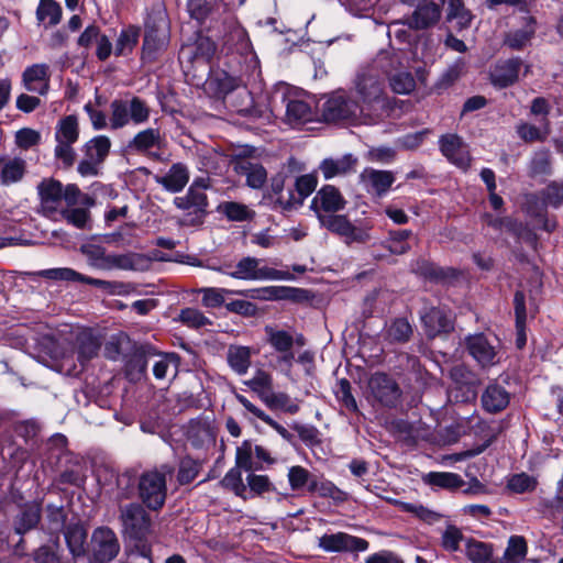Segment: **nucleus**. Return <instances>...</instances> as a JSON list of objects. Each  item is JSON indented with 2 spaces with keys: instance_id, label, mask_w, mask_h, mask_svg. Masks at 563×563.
I'll list each match as a JSON object with an SVG mask.
<instances>
[{
  "instance_id": "44",
  "label": "nucleus",
  "mask_w": 563,
  "mask_h": 563,
  "mask_svg": "<svg viewBox=\"0 0 563 563\" xmlns=\"http://www.w3.org/2000/svg\"><path fill=\"white\" fill-rule=\"evenodd\" d=\"M537 477L525 472L512 474L507 479V489L514 494L531 493L537 488Z\"/></svg>"
},
{
  "instance_id": "30",
  "label": "nucleus",
  "mask_w": 563,
  "mask_h": 563,
  "mask_svg": "<svg viewBox=\"0 0 563 563\" xmlns=\"http://www.w3.org/2000/svg\"><path fill=\"white\" fill-rule=\"evenodd\" d=\"M357 158L352 154H345L339 158H325L319 169L325 179L344 176L355 170Z\"/></svg>"
},
{
  "instance_id": "42",
  "label": "nucleus",
  "mask_w": 563,
  "mask_h": 563,
  "mask_svg": "<svg viewBox=\"0 0 563 563\" xmlns=\"http://www.w3.org/2000/svg\"><path fill=\"white\" fill-rule=\"evenodd\" d=\"M465 553L473 563H493L492 547L482 541L467 539L465 541Z\"/></svg>"
},
{
  "instance_id": "39",
  "label": "nucleus",
  "mask_w": 563,
  "mask_h": 563,
  "mask_svg": "<svg viewBox=\"0 0 563 563\" xmlns=\"http://www.w3.org/2000/svg\"><path fill=\"white\" fill-rule=\"evenodd\" d=\"M140 27L129 25L121 30L114 45V54L117 56H125L130 54L136 46L140 37Z\"/></svg>"
},
{
  "instance_id": "31",
  "label": "nucleus",
  "mask_w": 563,
  "mask_h": 563,
  "mask_svg": "<svg viewBox=\"0 0 563 563\" xmlns=\"http://www.w3.org/2000/svg\"><path fill=\"white\" fill-rule=\"evenodd\" d=\"M76 344L77 360L82 366L98 355L101 346L99 339L89 330H82L77 334Z\"/></svg>"
},
{
  "instance_id": "29",
  "label": "nucleus",
  "mask_w": 563,
  "mask_h": 563,
  "mask_svg": "<svg viewBox=\"0 0 563 563\" xmlns=\"http://www.w3.org/2000/svg\"><path fill=\"white\" fill-rule=\"evenodd\" d=\"M441 16V8L435 2L429 1L417 5L408 25L415 30H422L435 24Z\"/></svg>"
},
{
  "instance_id": "2",
  "label": "nucleus",
  "mask_w": 563,
  "mask_h": 563,
  "mask_svg": "<svg viewBox=\"0 0 563 563\" xmlns=\"http://www.w3.org/2000/svg\"><path fill=\"white\" fill-rule=\"evenodd\" d=\"M387 53L379 54L372 65L363 69L356 78V92L365 104L384 102L385 75Z\"/></svg>"
},
{
  "instance_id": "36",
  "label": "nucleus",
  "mask_w": 563,
  "mask_h": 563,
  "mask_svg": "<svg viewBox=\"0 0 563 563\" xmlns=\"http://www.w3.org/2000/svg\"><path fill=\"white\" fill-rule=\"evenodd\" d=\"M236 170L240 175L246 177V184L254 189L262 188L266 183L267 173L260 164L242 159L236 164Z\"/></svg>"
},
{
  "instance_id": "26",
  "label": "nucleus",
  "mask_w": 563,
  "mask_h": 563,
  "mask_svg": "<svg viewBox=\"0 0 563 563\" xmlns=\"http://www.w3.org/2000/svg\"><path fill=\"white\" fill-rule=\"evenodd\" d=\"M521 29L509 31L505 35L504 44L511 49L521 51L527 47L533 38L537 30V20L532 15L522 18Z\"/></svg>"
},
{
  "instance_id": "60",
  "label": "nucleus",
  "mask_w": 563,
  "mask_h": 563,
  "mask_svg": "<svg viewBox=\"0 0 563 563\" xmlns=\"http://www.w3.org/2000/svg\"><path fill=\"white\" fill-rule=\"evenodd\" d=\"M309 492L318 493L321 497H329L334 500L341 501V500L345 499V493L342 492L340 488H338L333 483H331L329 481L319 483L316 479V482H311Z\"/></svg>"
},
{
  "instance_id": "61",
  "label": "nucleus",
  "mask_w": 563,
  "mask_h": 563,
  "mask_svg": "<svg viewBox=\"0 0 563 563\" xmlns=\"http://www.w3.org/2000/svg\"><path fill=\"white\" fill-rule=\"evenodd\" d=\"M200 471V464L191 457L180 461L177 479L181 485L191 483Z\"/></svg>"
},
{
  "instance_id": "63",
  "label": "nucleus",
  "mask_w": 563,
  "mask_h": 563,
  "mask_svg": "<svg viewBox=\"0 0 563 563\" xmlns=\"http://www.w3.org/2000/svg\"><path fill=\"white\" fill-rule=\"evenodd\" d=\"M223 212L233 221H244L251 219L254 214L246 206L238 202H227L223 206Z\"/></svg>"
},
{
  "instance_id": "24",
  "label": "nucleus",
  "mask_w": 563,
  "mask_h": 563,
  "mask_svg": "<svg viewBox=\"0 0 563 563\" xmlns=\"http://www.w3.org/2000/svg\"><path fill=\"white\" fill-rule=\"evenodd\" d=\"M187 439L195 448H205L214 443L216 433L209 418L199 417L190 420L187 428Z\"/></svg>"
},
{
  "instance_id": "17",
  "label": "nucleus",
  "mask_w": 563,
  "mask_h": 563,
  "mask_svg": "<svg viewBox=\"0 0 563 563\" xmlns=\"http://www.w3.org/2000/svg\"><path fill=\"white\" fill-rule=\"evenodd\" d=\"M368 388L373 398L386 407L395 406L400 397L397 383L384 373L374 374L368 382Z\"/></svg>"
},
{
  "instance_id": "18",
  "label": "nucleus",
  "mask_w": 563,
  "mask_h": 563,
  "mask_svg": "<svg viewBox=\"0 0 563 563\" xmlns=\"http://www.w3.org/2000/svg\"><path fill=\"white\" fill-rule=\"evenodd\" d=\"M95 556L99 562H109L117 556L120 544L115 533L109 528H98L92 534Z\"/></svg>"
},
{
  "instance_id": "15",
  "label": "nucleus",
  "mask_w": 563,
  "mask_h": 563,
  "mask_svg": "<svg viewBox=\"0 0 563 563\" xmlns=\"http://www.w3.org/2000/svg\"><path fill=\"white\" fill-rule=\"evenodd\" d=\"M360 112V104L343 92L332 95L323 104V118L327 121L356 118Z\"/></svg>"
},
{
  "instance_id": "13",
  "label": "nucleus",
  "mask_w": 563,
  "mask_h": 563,
  "mask_svg": "<svg viewBox=\"0 0 563 563\" xmlns=\"http://www.w3.org/2000/svg\"><path fill=\"white\" fill-rule=\"evenodd\" d=\"M165 146V139L158 129L148 128L137 132L129 142L128 148L132 152L159 159Z\"/></svg>"
},
{
  "instance_id": "47",
  "label": "nucleus",
  "mask_w": 563,
  "mask_h": 563,
  "mask_svg": "<svg viewBox=\"0 0 563 563\" xmlns=\"http://www.w3.org/2000/svg\"><path fill=\"white\" fill-rule=\"evenodd\" d=\"M264 404L271 409H280L287 413L295 415L299 411V405L296 400L291 399L286 393L273 391Z\"/></svg>"
},
{
  "instance_id": "41",
  "label": "nucleus",
  "mask_w": 563,
  "mask_h": 563,
  "mask_svg": "<svg viewBox=\"0 0 563 563\" xmlns=\"http://www.w3.org/2000/svg\"><path fill=\"white\" fill-rule=\"evenodd\" d=\"M423 481L430 486L446 489H456L464 484L460 475L449 472H430L423 476Z\"/></svg>"
},
{
  "instance_id": "46",
  "label": "nucleus",
  "mask_w": 563,
  "mask_h": 563,
  "mask_svg": "<svg viewBox=\"0 0 563 563\" xmlns=\"http://www.w3.org/2000/svg\"><path fill=\"white\" fill-rule=\"evenodd\" d=\"M527 542L523 537H510L503 556V563H518L527 555Z\"/></svg>"
},
{
  "instance_id": "48",
  "label": "nucleus",
  "mask_w": 563,
  "mask_h": 563,
  "mask_svg": "<svg viewBox=\"0 0 563 563\" xmlns=\"http://www.w3.org/2000/svg\"><path fill=\"white\" fill-rule=\"evenodd\" d=\"M412 235L410 230L391 231L389 239L386 241V247L390 253L401 255L410 250L408 239Z\"/></svg>"
},
{
  "instance_id": "35",
  "label": "nucleus",
  "mask_w": 563,
  "mask_h": 563,
  "mask_svg": "<svg viewBox=\"0 0 563 563\" xmlns=\"http://www.w3.org/2000/svg\"><path fill=\"white\" fill-rule=\"evenodd\" d=\"M235 398L247 411L274 429L284 440L288 442L292 441V434L285 427L271 418L265 411L253 405L246 397L241 394H235Z\"/></svg>"
},
{
  "instance_id": "19",
  "label": "nucleus",
  "mask_w": 563,
  "mask_h": 563,
  "mask_svg": "<svg viewBox=\"0 0 563 563\" xmlns=\"http://www.w3.org/2000/svg\"><path fill=\"white\" fill-rule=\"evenodd\" d=\"M168 33L167 23L163 18L148 20L145 23V35L143 42L144 54L151 55L167 46Z\"/></svg>"
},
{
  "instance_id": "25",
  "label": "nucleus",
  "mask_w": 563,
  "mask_h": 563,
  "mask_svg": "<svg viewBox=\"0 0 563 563\" xmlns=\"http://www.w3.org/2000/svg\"><path fill=\"white\" fill-rule=\"evenodd\" d=\"M421 320L429 336L433 338L440 333L453 329V320L450 313L442 308L432 307L421 314Z\"/></svg>"
},
{
  "instance_id": "12",
  "label": "nucleus",
  "mask_w": 563,
  "mask_h": 563,
  "mask_svg": "<svg viewBox=\"0 0 563 563\" xmlns=\"http://www.w3.org/2000/svg\"><path fill=\"white\" fill-rule=\"evenodd\" d=\"M320 224L341 236L346 244L365 243L369 240V229L354 225L345 216L333 214L324 218Z\"/></svg>"
},
{
  "instance_id": "8",
  "label": "nucleus",
  "mask_w": 563,
  "mask_h": 563,
  "mask_svg": "<svg viewBox=\"0 0 563 563\" xmlns=\"http://www.w3.org/2000/svg\"><path fill=\"white\" fill-rule=\"evenodd\" d=\"M79 137V123L74 114L62 118L55 128L56 146L54 150L55 157L63 162L67 167L75 162V151L73 145Z\"/></svg>"
},
{
  "instance_id": "14",
  "label": "nucleus",
  "mask_w": 563,
  "mask_h": 563,
  "mask_svg": "<svg viewBox=\"0 0 563 563\" xmlns=\"http://www.w3.org/2000/svg\"><path fill=\"white\" fill-rule=\"evenodd\" d=\"M318 545L325 552H364L368 549L369 543L363 538L336 532L320 537Z\"/></svg>"
},
{
  "instance_id": "16",
  "label": "nucleus",
  "mask_w": 563,
  "mask_h": 563,
  "mask_svg": "<svg viewBox=\"0 0 563 563\" xmlns=\"http://www.w3.org/2000/svg\"><path fill=\"white\" fill-rule=\"evenodd\" d=\"M358 178L365 191L376 198L386 196L396 179L390 170H379L371 167L364 168Z\"/></svg>"
},
{
  "instance_id": "58",
  "label": "nucleus",
  "mask_w": 563,
  "mask_h": 563,
  "mask_svg": "<svg viewBox=\"0 0 563 563\" xmlns=\"http://www.w3.org/2000/svg\"><path fill=\"white\" fill-rule=\"evenodd\" d=\"M462 541H464V536L456 526L449 525L442 532L441 545L448 552L459 551Z\"/></svg>"
},
{
  "instance_id": "40",
  "label": "nucleus",
  "mask_w": 563,
  "mask_h": 563,
  "mask_svg": "<svg viewBox=\"0 0 563 563\" xmlns=\"http://www.w3.org/2000/svg\"><path fill=\"white\" fill-rule=\"evenodd\" d=\"M244 384L254 393L257 394L260 399L264 402L265 399L274 391L273 390V377L269 373L257 369L253 377L245 380Z\"/></svg>"
},
{
  "instance_id": "9",
  "label": "nucleus",
  "mask_w": 563,
  "mask_h": 563,
  "mask_svg": "<svg viewBox=\"0 0 563 563\" xmlns=\"http://www.w3.org/2000/svg\"><path fill=\"white\" fill-rule=\"evenodd\" d=\"M466 349L482 367H492L500 361V342L497 338L489 339L483 333L468 335Z\"/></svg>"
},
{
  "instance_id": "11",
  "label": "nucleus",
  "mask_w": 563,
  "mask_h": 563,
  "mask_svg": "<svg viewBox=\"0 0 563 563\" xmlns=\"http://www.w3.org/2000/svg\"><path fill=\"white\" fill-rule=\"evenodd\" d=\"M346 200L338 188L331 185L323 186L311 201V209L314 211L319 222L342 211Z\"/></svg>"
},
{
  "instance_id": "4",
  "label": "nucleus",
  "mask_w": 563,
  "mask_h": 563,
  "mask_svg": "<svg viewBox=\"0 0 563 563\" xmlns=\"http://www.w3.org/2000/svg\"><path fill=\"white\" fill-rule=\"evenodd\" d=\"M229 267V265H223L217 271L243 280H290L294 278L289 272L261 266V260L252 256L240 260L233 271H230Z\"/></svg>"
},
{
  "instance_id": "43",
  "label": "nucleus",
  "mask_w": 563,
  "mask_h": 563,
  "mask_svg": "<svg viewBox=\"0 0 563 563\" xmlns=\"http://www.w3.org/2000/svg\"><path fill=\"white\" fill-rule=\"evenodd\" d=\"M110 147V139L106 135H98L86 143L85 154L87 157L101 164L107 158Z\"/></svg>"
},
{
  "instance_id": "54",
  "label": "nucleus",
  "mask_w": 563,
  "mask_h": 563,
  "mask_svg": "<svg viewBox=\"0 0 563 563\" xmlns=\"http://www.w3.org/2000/svg\"><path fill=\"white\" fill-rule=\"evenodd\" d=\"M178 321L192 329H200L211 324L210 319L196 308L181 309L178 314Z\"/></svg>"
},
{
  "instance_id": "3",
  "label": "nucleus",
  "mask_w": 563,
  "mask_h": 563,
  "mask_svg": "<svg viewBox=\"0 0 563 563\" xmlns=\"http://www.w3.org/2000/svg\"><path fill=\"white\" fill-rule=\"evenodd\" d=\"M151 109L140 97L114 99L110 103L109 126L112 130L122 129L130 123L141 125L148 121Z\"/></svg>"
},
{
  "instance_id": "37",
  "label": "nucleus",
  "mask_w": 563,
  "mask_h": 563,
  "mask_svg": "<svg viewBox=\"0 0 563 563\" xmlns=\"http://www.w3.org/2000/svg\"><path fill=\"white\" fill-rule=\"evenodd\" d=\"M25 173V162L21 158H0V180L10 185L22 179Z\"/></svg>"
},
{
  "instance_id": "5",
  "label": "nucleus",
  "mask_w": 563,
  "mask_h": 563,
  "mask_svg": "<svg viewBox=\"0 0 563 563\" xmlns=\"http://www.w3.org/2000/svg\"><path fill=\"white\" fill-rule=\"evenodd\" d=\"M46 279L78 282L98 287L109 295H126L131 291L132 285L122 282H109L103 279L86 276L68 267L48 268L36 273Z\"/></svg>"
},
{
  "instance_id": "53",
  "label": "nucleus",
  "mask_w": 563,
  "mask_h": 563,
  "mask_svg": "<svg viewBox=\"0 0 563 563\" xmlns=\"http://www.w3.org/2000/svg\"><path fill=\"white\" fill-rule=\"evenodd\" d=\"M177 367L178 357L176 354L158 355V358L153 363V374L156 379H165L170 369H173L174 375H176Z\"/></svg>"
},
{
  "instance_id": "1",
  "label": "nucleus",
  "mask_w": 563,
  "mask_h": 563,
  "mask_svg": "<svg viewBox=\"0 0 563 563\" xmlns=\"http://www.w3.org/2000/svg\"><path fill=\"white\" fill-rule=\"evenodd\" d=\"M37 194L40 197L38 212L46 218L57 220L63 211V201L67 207L82 203L86 206L93 205V199L88 195L81 194L80 189L68 184L63 187L62 183L54 178H45L37 185Z\"/></svg>"
},
{
  "instance_id": "38",
  "label": "nucleus",
  "mask_w": 563,
  "mask_h": 563,
  "mask_svg": "<svg viewBox=\"0 0 563 563\" xmlns=\"http://www.w3.org/2000/svg\"><path fill=\"white\" fill-rule=\"evenodd\" d=\"M412 334V328L407 319L397 318L386 325L384 340L389 343H405Z\"/></svg>"
},
{
  "instance_id": "28",
  "label": "nucleus",
  "mask_w": 563,
  "mask_h": 563,
  "mask_svg": "<svg viewBox=\"0 0 563 563\" xmlns=\"http://www.w3.org/2000/svg\"><path fill=\"white\" fill-rule=\"evenodd\" d=\"M316 112L312 106L302 99L289 98L286 102L285 119L291 126H300L313 121Z\"/></svg>"
},
{
  "instance_id": "52",
  "label": "nucleus",
  "mask_w": 563,
  "mask_h": 563,
  "mask_svg": "<svg viewBox=\"0 0 563 563\" xmlns=\"http://www.w3.org/2000/svg\"><path fill=\"white\" fill-rule=\"evenodd\" d=\"M287 477L292 490H299L303 487L309 489L311 482H316V477H313L308 470L300 465L291 466L288 470Z\"/></svg>"
},
{
  "instance_id": "33",
  "label": "nucleus",
  "mask_w": 563,
  "mask_h": 563,
  "mask_svg": "<svg viewBox=\"0 0 563 563\" xmlns=\"http://www.w3.org/2000/svg\"><path fill=\"white\" fill-rule=\"evenodd\" d=\"M386 67L388 69V74L385 77H388L389 86L395 93L398 95H409L416 88V79L410 71L402 70L391 74L393 60L387 57Z\"/></svg>"
},
{
  "instance_id": "21",
  "label": "nucleus",
  "mask_w": 563,
  "mask_h": 563,
  "mask_svg": "<svg viewBox=\"0 0 563 563\" xmlns=\"http://www.w3.org/2000/svg\"><path fill=\"white\" fill-rule=\"evenodd\" d=\"M442 154L453 164L461 168L470 166L471 157L466 144L455 134H448L440 139Z\"/></svg>"
},
{
  "instance_id": "64",
  "label": "nucleus",
  "mask_w": 563,
  "mask_h": 563,
  "mask_svg": "<svg viewBox=\"0 0 563 563\" xmlns=\"http://www.w3.org/2000/svg\"><path fill=\"white\" fill-rule=\"evenodd\" d=\"M189 15L202 23L211 12V5L208 0H189L187 3Z\"/></svg>"
},
{
  "instance_id": "56",
  "label": "nucleus",
  "mask_w": 563,
  "mask_h": 563,
  "mask_svg": "<svg viewBox=\"0 0 563 563\" xmlns=\"http://www.w3.org/2000/svg\"><path fill=\"white\" fill-rule=\"evenodd\" d=\"M59 218L65 219L68 223L78 229L87 228L90 221V213L86 208L67 207L59 213Z\"/></svg>"
},
{
  "instance_id": "49",
  "label": "nucleus",
  "mask_w": 563,
  "mask_h": 563,
  "mask_svg": "<svg viewBox=\"0 0 563 563\" xmlns=\"http://www.w3.org/2000/svg\"><path fill=\"white\" fill-rule=\"evenodd\" d=\"M448 19L455 21L459 29H465L472 21L471 12L464 7L462 0H449Z\"/></svg>"
},
{
  "instance_id": "62",
  "label": "nucleus",
  "mask_w": 563,
  "mask_h": 563,
  "mask_svg": "<svg viewBox=\"0 0 563 563\" xmlns=\"http://www.w3.org/2000/svg\"><path fill=\"white\" fill-rule=\"evenodd\" d=\"M551 169V154L547 150L534 153L530 162V173L532 175L549 174Z\"/></svg>"
},
{
  "instance_id": "55",
  "label": "nucleus",
  "mask_w": 563,
  "mask_h": 563,
  "mask_svg": "<svg viewBox=\"0 0 563 563\" xmlns=\"http://www.w3.org/2000/svg\"><path fill=\"white\" fill-rule=\"evenodd\" d=\"M269 344L277 352H288L294 345V338L290 333L284 330H275L273 328H266Z\"/></svg>"
},
{
  "instance_id": "23",
  "label": "nucleus",
  "mask_w": 563,
  "mask_h": 563,
  "mask_svg": "<svg viewBox=\"0 0 563 563\" xmlns=\"http://www.w3.org/2000/svg\"><path fill=\"white\" fill-rule=\"evenodd\" d=\"M522 60L519 57L500 60L490 70L492 84L505 88L517 81Z\"/></svg>"
},
{
  "instance_id": "27",
  "label": "nucleus",
  "mask_w": 563,
  "mask_h": 563,
  "mask_svg": "<svg viewBox=\"0 0 563 563\" xmlns=\"http://www.w3.org/2000/svg\"><path fill=\"white\" fill-rule=\"evenodd\" d=\"M154 180L169 192H179L189 180V169L183 163H175L164 175H155Z\"/></svg>"
},
{
  "instance_id": "59",
  "label": "nucleus",
  "mask_w": 563,
  "mask_h": 563,
  "mask_svg": "<svg viewBox=\"0 0 563 563\" xmlns=\"http://www.w3.org/2000/svg\"><path fill=\"white\" fill-rule=\"evenodd\" d=\"M517 133L526 142L544 141L549 134V128L548 123H545L543 128L521 123L517 126Z\"/></svg>"
},
{
  "instance_id": "34",
  "label": "nucleus",
  "mask_w": 563,
  "mask_h": 563,
  "mask_svg": "<svg viewBox=\"0 0 563 563\" xmlns=\"http://www.w3.org/2000/svg\"><path fill=\"white\" fill-rule=\"evenodd\" d=\"M508 391L499 385H489L482 395V404L486 411L498 412L509 404Z\"/></svg>"
},
{
  "instance_id": "57",
  "label": "nucleus",
  "mask_w": 563,
  "mask_h": 563,
  "mask_svg": "<svg viewBox=\"0 0 563 563\" xmlns=\"http://www.w3.org/2000/svg\"><path fill=\"white\" fill-rule=\"evenodd\" d=\"M86 537V532L79 526H71L67 528L65 539L74 555H80L84 552Z\"/></svg>"
},
{
  "instance_id": "51",
  "label": "nucleus",
  "mask_w": 563,
  "mask_h": 563,
  "mask_svg": "<svg viewBox=\"0 0 563 563\" xmlns=\"http://www.w3.org/2000/svg\"><path fill=\"white\" fill-rule=\"evenodd\" d=\"M221 484L225 488L231 489L236 496L244 499L247 498V486L243 483L242 471L239 468L232 467L229 470L222 478Z\"/></svg>"
},
{
  "instance_id": "50",
  "label": "nucleus",
  "mask_w": 563,
  "mask_h": 563,
  "mask_svg": "<svg viewBox=\"0 0 563 563\" xmlns=\"http://www.w3.org/2000/svg\"><path fill=\"white\" fill-rule=\"evenodd\" d=\"M202 294L201 302L207 308H217L224 303L225 295L228 294H243L225 288L206 287L198 290Z\"/></svg>"
},
{
  "instance_id": "45",
  "label": "nucleus",
  "mask_w": 563,
  "mask_h": 563,
  "mask_svg": "<svg viewBox=\"0 0 563 563\" xmlns=\"http://www.w3.org/2000/svg\"><path fill=\"white\" fill-rule=\"evenodd\" d=\"M38 21L53 26L59 23L62 18V8L54 0H41L36 11Z\"/></svg>"
},
{
  "instance_id": "6",
  "label": "nucleus",
  "mask_w": 563,
  "mask_h": 563,
  "mask_svg": "<svg viewBox=\"0 0 563 563\" xmlns=\"http://www.w3.org/2000/svg\"><path fill=\"white\" fill-rule=\"evenodd\" d=\"M173 468L163 465L159 470L145 472L139 481L140 497L143 503L153 510L162 508L166 499V475H170Z\"/></svg>"
},
{
  "instance_id": "10",
  "label": "nucleus",
  "mask_w": 563,
  "mask_h": 563,
  "mask_svg": "<svg viewBox=\"0 0 563 563\" xmlns=\"http://www.w3.org/2000/svg\"><path fill=\"white\" fill-rule=\"evenodd\" d=\"M120 520L123 532L132 539H142L150 531L151 519L140 504L132 503L121 507Z\"/></svg>"
},
{
  "instance_id": "20",
  "label": "nucleus",
  "mask_w": 563,
  "mask_h": 563,
  "mask_svg": "<svg viewBox=\"0 0 563 563\" xmlns=\"http://www.w3.org/2000/svg\"><path fill=\"white\" fill-rule=\"evenodd\" d=\"M317 185L318 179L314 175H302L296 179L294 189L287 190V197L280 194L279 200L287 209L300 207L303 200L314 191Z\"/></svg>"
},
{
  "instance_id": "32",
  "label": "nucleus",
  "mask_w": 563,
  "mask_h": 563,
  "mask_svg": "<svg viewBox=\"0 0 563 563\" xmlns=\"http://www.w3.org/2000/svg\"><path fill=\"white\" fill-rule=\"evenodd\" d=\"M257 352L249 346L230 345L227 361L230 368L238 375H245L251 366V358Z\"/></svg>"
},
{
  "instance_id": "22",
  "label": "nucleus",
  "mask_w": 563,
  "mask_h": 563,
  "mask_svg": "<svg viewBox=\"0 0 563 563\" xmlns=\"http://www.w3.org/2000/svg\"><path fill=\"white\" fill-rule=\"evenodd\" d=\"M49 67L47 64H33L22 74L23 87L31 92L46 95L49 89Z\"/></svg>"
},
{
  "instance_id": "7",
  "label": "nucleus",
  "mask_w": 563,
  "mask_h": 563,
  "mask_svg": "<svg viewBox=\"0 0 563 563\" xmlns=\"http://www.w3.org/2000/svg\"><path fill=\"white\" fill-rule=\"evenodd\" d=\"M81 254L86 257L91 268L100 271L134 269L135 257L131 254H111L102 245L86 243L80 246Z\"/></svg>"
}]
</instances>
